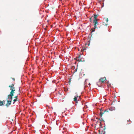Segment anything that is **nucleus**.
<instances>
[{
  "label": "nucleus",
  "instance_id": "6e6552de",
  "mask_svg": "<svg viewBox=\"0 0 134 134\" xmlns=\"http://www.w3.org/2000/svg\"><path fill=\"white\" fill-rule=\"evenodd\" d=\"M115 110V108L114 107H111L110 108L109 110L111 111H112Z\"/></svg>",
  "mask_w": 134,
  "mask_h": 134
},
{
  "label": "nucleus",
  "instance_id": "6ab92c4d",
  "mask_svg": "<svg viewBox=\"0 0 134 134\" xmlns=\"http://www.w3.org/2000/svg\"><path fill=\"white\" fill-rule=\"evenodd\" d=\"M76 96L77 97V98L79 97V96L78 95H76V96Z\"/></svg>",
  "mask_w": 134,
  "mask_h": 134
},
{
  "label": "nucleus",
  "instance_id": "39448f33",
  "mask_svg": "<svg viewBox=\"0 0 134 134\" xmlns=\"http://www.w3.org/2000/svg\"><path fill=\"white\" fill-rule=\"evenodd\" d=\"M97 15H94V19L93 20V23L95 24V22L96 21L97 22Z\"/></svg>",
  "mask_w": 134,
  "mask_h": 134
},
{
  "label": "nucleus",
  "instance_id": "423d86ee",
  "mask_svg": "<svg viewBox=\"0 0 134 134\" xmlns=\"http://www.w3.org/2000/svg\"><path fill=\"white\" fill-rule=\"evenodd\" d=\"M5 101H3L0 100V106H2L4 105L5 104Z\"/></svg>",
  "mask_w": 134,
  "mask_h": 134
},
{
  "label": "nucleus",
  "instance_id": "aec40b11",
  "mask_svg": "<svg viewBox=\"0 0 134 134\" xmlns=\"http://www.w3.org/2000/svg\"><path fill=\"white\" fill-rule=\"evenodd\" d=\"M12 79H13L14 81V80H15V79H14V78H12Z\"/></svg>",
  "mask_w": 134,
  "mask_h": 134
},
{
  "label": "nucleus",
  "instance_id": "9d476101",
  "mask_svg": "<svg viewBox=\"0 0 134 134\" xmlns=\"http://www.w3.org/2000/svg\"><path fill=\"white\" fill-rule=\"evenodd\" d=\"M9 87L10 88V90H11V91L12 90V89L14 90L15 88L14 87H12V86H9Z\"/></svg>",
  "mask_w": 134,
  "mask_h": 134
},
{
  "label": "nucleus",
  "instance_id": "412c9836",
  "mask_svg": "<svg viewBox=\"0 0 134 134\" xmlns=\"http://www.w3.org/2000/svg\"><path fill=\"white\" fill-rule=\"evenodd\" d=\"M98 24V22H97V24H96V26H97V25Z\"/></svg>",
  "mask_w": 134,
  "mask_h": 134
},
{
  "label": "nucleus",
  "instance_id": "f03ea898",
  "mask_svg": "<svg viewBox=\"0 0 134 134\" xmlns=\"http://www.w3.org/2000/svg\"><path fill=\"white\" fill-rule=\"evenodd\" d=\"M109 112V110H108L103 109H100V115L101 117L103 116H105L108 114Z\"/></svg>",
  "mask_w": 134,
  "mask_h": 134
},
{
  "label": "nucleus",
  "instance_id": "2eb2a0df",
  "mask_svg": "<svg viewBox=\"0 0 134 134\" xmlns=\"http://www.w3.org/2000/svg\"><path fill=\"white\" fill-rule=\"evenodd\" d=\"M128 122H129V124H130L131 123V121L130 120V119H129V120H128Z\"/></svg>",
  "mask_w": 134,
  "mask_h": 134
},
{
  "label": "nucleus",
  "instance_id": "f8f14e48",
  "mask_svg": "<svg viewBox=\"0 0 134 134\" xmlns=\"http://www.w3.org/2000/svg\"><path fill=\"white\" fill-rule=\"evenodd\" d=\"M75 59H76V60L78 61H79V62L82 61L81 59H77V58H76Z\"/></svg>",
  "mask_w": 134,
  "mask_h": 134
},
{
  "label": "nucleus",
  "instance_id": "ddd939ff",
  "mask_svg": "<svg viewBox=\"0 0 134 134\" xmlns=\"http://www.w3.org/2000/svg\"><path fill=\"white\" fill-rule=\"evenodd\" d=\"M103 25H108V24L107 23H105L104 22H103Z\"/></svg>",
  "mask_w": 134,
  "mask_h": 134
},
{
  "label": "nucleus",
  "instance_id": "5701e85b",
  "mask_svg": "<svg viewBox=\"0 0 134 134\" xmlns=\"http://www.w3.org/2000/svg\"><path fill=\"white\" fill-rule=\"evenodd\" d=\"M70 80H69V82H70Z\"/></svg>",
  "mask_w": 134,
  "mask_h": 134
},
{
  "label": "nucleus",
  "instance_id": "0eeeda50",
  "mask_svg": "<svg viewBox=\"0 0 134 134\" xmlns=\"http://www.w3.org/2000/svg\"><path fill=\"white\" fill-rule=\"evenodd\" d=\"M18 96H15L14 98H15L13 100V101H14V102L13 103V104H14L15 102L17 100Z\"/></svg>",
  "mask_w": 134,
  "mask_h": 134
},
{
  "label": "nucleus",
  "instance_id": "f257e3e1",
  "mask_svg": "<svg viewBox=\"0 0 134 134\" xmlns=\"http://www.w3.org/2000/svg\"><path fill=\"white\" fill-rule=\"evenodd\" d=\"M14 96V94H12L10 93L6 98L7 103L5 105L7 107H8L11 104L12 101V97Z\"/></svg>",
  "mask_w": 134,
  "mask_h": 134
},
{
  "label": "nucleus",
  "instance_id": "f3484780",
  "mask_svg": "<svg viewBox=\"0 0 134 134\" xmlns=\"http://www.w3.org/2000/svg\"><path fill=\"white\" fill-rule=\"evenodd\" d=\"M80 55H79L77 57V59H80Z\"/></svg>",
  "mask_w": 134,
  "mask_h": 134
},
{
  "label": "nucleus",
  "instance_id": "a211bd4d",
  "mask_svg": "<svg viewBox=\"0 0 134 134\" xmlns=\"http://www.w3.org/2000/svg\"><path fill=\"white\" fill-rule=\"evenodd\" d=\"M93 17V16H92L91 18H90V19H90V21L91 22V21H92V17Z\"/></svg>",
  "mask_w": 134,
  "mask_h": 134
},
{
  "label": "nucleus",
  "instance_id": "dca6fc26",
  "mask_svg": "<svg viewBox=\"0 0 134 134\" xmlns=\"http://www.w3.org/2000/svg\"><path fill=\"white\" fill-rule=\"evenodd\" d=\"M9 86H12V87H14V85L13 84H12L11 85H10Z\"/></svg>",
  "mask_w": 134,
  "mask_h": 134
},
{
  "label": "nucleus",
  "instance_id": "4468645a",
  "mask_svg": "<svg viewBox=\"0 0 134 134\" xmlns=\"http://www.w3.org/2000/svg\"><path fill=\"white\" fill-rule=\"evenodd\" d=\"M105 19L106 20V21L107 23V22L108 21V18H105Z\"/></svg>",
  "mask_w": 134,
  "mask_h": 134
},
{
  "label": "nucleus",
  "instance_id": "20e7f679",
  "mask_svg": "<svg viewBox=\"0 0 134 134\" xmlns=\"http://www.w3.org/2000/svg\"><path fill=\"white\" fill-rule=\"evenodd\" d=\"M96 24H97V22L96 21V22H95V24H94V28L92 29L91 30V31L92 32H94L95 31V29L96 28H98V27H97V26H96Z\"/></svg>",
  "mask_w": 134,
  "mask_h": 134
},
{
  "label": "nucleus",
  "instance_id": "1a4fd4ad",
  "mask_svg": "<svg viewBox=\"0 0 134 134\" xmlns=\"http://www.w3.org/2000/svg\"><path fill=\"white\" fill-rule=\"evenodd\" d=\"M15 91V89L14 90L12 89L10 93L12 94H14V91Z\"/></svg>",
  "mask_w": 134,
  "mask_h": 134
},
{
  "label": "nucleus",
  "instance_id": "9b49d317",
  "mask_svg": "<svg viewBox=\"0 0 134 134\" xmlns=\"http://www.w3.org/2000/svg\"><path fill=\"white\" fill-rule=\"evenodd\" d=\"M77 98L76 96H75L74 98V100L75 102H76L77 101Z\"/></svg>",
  "mask_w": 134,
  "mask_h": 134
},
{
  "label": "nucleus",
  "instance_id": "7ed1b4c3",
  "mask_svg": "<svg viewBox=\"0 0 134 134\" xmlns=\"http://www.w3.org/2000/svg\"><path fill=\"white\" fill-rule=\"evenodd\" d=\"M106 80L105 77L101 78L99 80V82L100 83H102L104 82V81Z\"/></svg>",
  "mask_w": 134,
  "mask_h": 134
},
{
  "label": "nucleus",
  "instance_id": "4be33fe9",
  "mask_svg": "<svg viewBox=\"0 0 134 134\" xmlns=\"http://www.w3.org/2000/svg\"><path fill=\"white\" fill-rule=\"evenodd\" d=\"M84 50H81V52H82V51H84Z\"/></svg>",
  "mask_w": 134,
  "mask_h": 134
}]
</instances>
